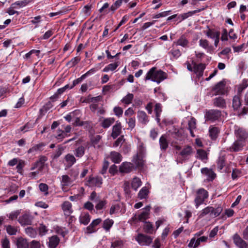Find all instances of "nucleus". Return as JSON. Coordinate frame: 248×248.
Listing matches in <instances>:
<instances>
[{
	"label": "nucleus",
	"mask_w": 248,
	"mask_h": 248,
	"mask_svg": "<svg viewBox=\"0 0 248 248\" xmlns=\"http://www.w3.org/2000/svg\"><path fill=\"white\" fill-rule=\"evenodd\" d=\"M167 78V74L165 72L161 70H157L155 67H152L146 74L145 80H151L159 84Z\"/></svg>",
	"instance_id": "nucleus-1"
},
{
	"label": "nucleus",
	"mask_w": 248,
	"mask_h": 248,
	"mask_svg": "<svg viewBox=\"0 0 248 248\" xmlns=\"http://www.w3.org/2000/svg\"><path fill=\"white\" fill-rule=\"evenodd\" d=\"M193 153V149L189 145L185 146L178 154L177 161L182 163L184 161L188 159Z\"/></svg>",
	"instance_id": "nucleus-2"
},
{
	"label": "nucleus",
	"mask_w": 248,
	"mask_h": 248,
	"mask_svg": "<svg viewBox=\"0 0 248 248\" xmlns=\"http://www.w3.org/2000/svg\"><path fill=\"white\" fill-rule=\"evenodd\" d=\"M234 134L237 140H242L245 142L248 140V132L243 127L235 125L234 127Z\"/></svg>",
	"instance_id": "nucleus-3"
},
{
	"label": "nucleus",
	"mask_w": 248,
	"mask_h": 248,
	"mask_svg": "<svg viewBox=\"0 0 248 248\" xmlns=\"http://www.w3.org/2000/svg\"><path fill=\"white\" fill-rule=\"evenodd\" d=\"M221 116V111L217 109H210L205 112L204 118L206 121L214 122Z\"/></svg>",
	"instance_id": "nucleus-4"
},
{
	"label": "nucleus",
	"mask_w": 248,
	"mask_h": 248,
	"mask_svg": "<svg viewBox=\"0 0 248 248\" xmlns=\"http://www.w3.org/2000/svg\"><path fill=\"white\" fill-rule=\"evenodd\" d=\"M208 196V192L203 188L199 189L197 192V196L195 199L196 207L198 208Z\"/></svg>",
	"instance_id": "nucleus-5"
},
{
	"label": "nucleus",
	"mask_w": 248,
	"mask_h": 248,
	"mask_svg": "<svg viewBox=\"0 0 248 248\" xmlns=\"http://www.w3.org/2000/svg\"><path fill=\"white\" fill-rule=\"evenodd\" d=\"M47 160V158L45 156H40L39 160L32 164L31 170H33L36 169L41 172L44 168L45 163Z\"/></svg>",
	"instance_id": "nucleus-6"
},
{
	"label": "nucleus",
	"mask_w": 248,
	"mask_h": 248,
	"mask_svg": "<svg viewBox=\"0 0 248 248\" xmlns=\"http://www.w3.org/2000/svg\"><path fill=\"white\" fill-rule=\"evenodd\" d=\"M212 91L214 93L213 94L215 95L224 94L226 92L224 82L222 81L218 82L213 87Z\"/></svg>",
	"instance_id": "nucleus-7"
},
{
	"label": "nucleus",
	"mask_w": 248,
	"mask_h": 248,
	"mask_svg": "<svg viewBox=\"0 0 248 248\" xmlns=\"http://www.w3.org/2000/svg\"><path fill=\"white\" fill-rule=\"evenodd\" d=\"M246 142L236 140L228 150L230 152H237L241 151Z\"/></svg>",
	"instance_id": "nucleus-8"
},
{
	"label": "nucleus",
	"mask_w": 248,
	"mask_h": 248,
	"mask_svg": "<svg viewBox=\"0 0 248 248\" xmlns=\"http://www.w3.org/2000/svg\"><path fill=\"white\" fill-rule=\"evenodd\" d=\"M74 181L70 176L67 175H63L62 176L61 181V186L63 191H66V186H72Z\"/></svg>",
	"instance_id": "nucleus-9"
},
{
	"label": "nucleus",
	"mask_w": 248,
	"mask_h": 248,
	"mask_svg": "<svg viewBox=\"0 0 248 248\" xmlns=\"http://www.w3.org/2000/svg\"><path fill=\"white\" fill-rule=\"evenodd\" d=\"M193 65V72L198 76L201 77L203 75V71L205 68V65L203 63L196 64L194 61H192Z\"/></svg>",
	"instance_id": "nucleus-10"
},
{
	"label": "nucleus",
	"mask_w": 248,
	"mask_h": 248,
	"mask_svg": "<svg viewBox=\"0 0 248 248\" xmlns=\"http://www.w3.org/2000/svg\"><path fill=\"white\" fill-rule=\"evenodd\" d=\"M134 169V165L130 162H125L122 163L119 167V171L121 173H129Z\"/></svg>",
	"instance_id": "nucleus-11"
},
{
	"label": "nucleus",
	"mask_w": 248,
	"mask_h": 248,
	"mask_svg": "<svg viewBox=\"0 0 248 248\" xmlns=\"http://www.w3.org/2000/svg\"><path fill=\"white\" fill-rule=\"evenodd\" d=\"M234 243L239 248H248V244L243 240L237 234L233 237Z\"/></svg>",
	"instance_id": "nucleus-12"
},
{
	"label": "nucleus",
	"mask_w": 248,
	"mask_h": 248,
	"mask_svg": "<svg viewBox=\"0 0 248 248\" xmlns=\"http://www.w3.org/2000/svg\"><path fill=\"white\" fill-rule=\"evenodd\" d=\"M137 240L141 245L147 246L150 245L152 242V239L151 237L141 234L138 235Z\"/></svg>",
	"instance_id": "nucleus-13"
},
{
	"label": "nucleus",
	"mask_w": 248,
	"mask_h": 248,
	"mask_svg": "<svg viewBox=\"0 0 248 248\" xmlns=\"http://www.w3.org/2000/svg\"><path fill=\"white\" fill-rule=\"evenodd\" d=\"M101 221L100 218L93 220L89 226L86 228V233H92L96 232V227L101 223Z\"/></svg>",
	"instance_id": "nucleus-14"
},
{
	"label": "nucleus",
	"mask_w": 248,
	"mask_h": 248,
	"mask_svg": "<svg viewBox=\"0 0 248 248\" xmlns=\"http://www.w3.org/2000/svg\"><path fill=\"white\" fill-rule=\"evenodd\" d=\"M213 103L215 107L221 108H226V100L221 96H218L214 98L213 100Z\"/></svg>",
	"instance_id": "nucleus-15"
},
{
	"label": "nucleus",
	"mask_w": 248,
	"mask_h": 248,
	"mask_svg": "<svg viewBox=\"0 0 248 248\" xmlns=\"http://www.w3.org/2000/svg\"><path fill=\"white\" fill-rule=\"evenodd\" d=\"M143 155L136 154L133 156L132 161L137 167H142L144 164Z\"/></svg>",
	"instance_id": "nucleus-16"
},
{
	"label": "nucleus",
	"mask_w": 248,
	"mask_h": 248,
	"mask_svg": "<svg viewBox=\"0 0 248 248\" xmlns=\"http://www.w3.org/2000/svg\"><path fill=\"white\" fill-rule=\"evenodd\" d=\"M18 221L22 226L30 225L32 222V217L29 215L24 214L19 217Z\"/></svg>",
	"instance_id": "nucleus-17"
},
{
	"label": "nucleus",
	"mask_w": 248,
	"mask_h": 248,
	"mask_svg": "<svg viewBox=\"0 0 248 248\" xmlns=\"http://www.w3.org/2000/svg\"><path fill=\"white\" fill-rule=\"evenodd\" d=\"M159 143L161 150L166 151L169 146V142L166 135L164 134L160 137Z\"/></svg>",
	"instance_id": "nucleus-18"
},
{
	"label": "nucleus",
	"mask_w": 248,
	"mask_h": 248,
	"mask_svg": "<svg viewBox=\"0 0 248 248\" xmlns=\"http://www.w3.org/2000/svg\"><path fill=\"white\" fill-rule=\"evenodd\" d=\"M122 132V126L121 123L117 121L116 123L112 127V131L111 133V137L113 139L116 138L119 136Z\"/></svg>",
	"instance_id": "nucleus-19"
},
{
	"label": "nucleus",
	"mask_w": 248,
	"mask_h": 248,
	"mask_svg": "<svg viewBox=\"0 0 248 248\" xmlns=\"http://www.w3.org/2000/svg\"><path fill=\"white\" fill-rule=\"evenodd\" d=\"M62 208L65 216H70L73 212L72 204L68 201L63 202L62 205Z\"/></svg>",
	"instance_id": "nucleus-20"
},
{
	"label": "nucleus",
	"mask_w": 248,
	"mask_h": 248,
	"mask_svg": "<svg viewBox=\"0 0 248 248\" xmlns=\"http://www.w3.org/2000/svg\"><path fill=\"white\" fill-rule=\"evenodd\" d=\"M150 209L151 206L150 205H148L145 207L143 209V211L139 215V220H140V221L144 222L149 218Z\"/></svg>",
	"instance_id": "nucleus-21"
},
{
	"label": "nucleus",
	"mask_w": 248,
	"mask_h": 248,
	"mask_svg": "<svg viewBox=\"0 0 248 248\" xmlns=\"http://www.w3.org/2000/svg\"><path fill=\"white\" fill-rule=\"evenodd\" d=\"M103 180L100 177H90L88 180V182L91 186L101 187L102 184Z\"/></svg>",
	"instance_id": "nucleus-22"
},
{
	"label": "nucleus",
	"mask_w": 248,
	"mask_h": 248,
	"mask_svg": "<svg viewBox=\"0 0 248 248\" xmlns=\"http://www.w3.org/2000/svg\"><path fill=\"white\" fill-rule=\"evenodd\" d=\"M138 118L139 121L142 124H146L149 122L148 116L143 111L138 112Z\"/></svg>",
	"instance_id": "nucleus-23"
},
{
	"label": "nucleus",
	"mask_w": 248,
	"mask_h": 248,
	"mask_svg": "<svg viewBox=\"0 0 248 248\" xmlns=\"http://www.w3.org/2000/svg\"><path fill=\"white\" fill-rule=\"evenodd\" d=\"M201 172L203 174L206 175L208 177V179L209 180H213L215 178L216 176V174L211 169H209L207 168L202 169Z\"/></svg>",
	"instance_id": "nucleus-24"
},
{
	"label": "nucleus",
	"mask_w": 248,
	"mask_h": 248,
	"mask_svg": "<svg viewBox=\"0 0 248 248\" xmlns=\"http://www.w3.org/2000/svg\"><path fill=\"white\" fill-rule=\"evenodd\" d=\"M59 242V237L56 235H53L49 238L48 247L49 248H56Z\"/></svg>",
	"instance_id": "nucleus-25"
},
{
	"label": "nucleus",
	"mask_w": 248,
	"mask_h": 248,
	"mask_svg": "<svg viewBox=\"0 0 248 248\" xmlns=\"http://www.w3.org/2000/svg\"><path fill=\"white\" fill-rule=\"evenodd\" d=\"M79 219L80 223L86 225L91 220V216L88 213H82L81 214Z\"/></svg>",
	"instance_id": "nucleus-26"
},
{
	"label": "nucleus",
	"mask_w": 248,
	"mask_h": 248,
	"mask_svg": "<svg viewBox=\"0 0 248 248\" xmlns=\"http://www.w3.org/2000/svg\"><path fill=\"white\" fill-rule=\"evenodd\" d=\"M111 161L115 163H119L122 161V155L116 152H111L110 155Z\"/></svg>",
	"instance_id": "nucleus-27"
},
{
	"label": "nucleus",
	"mask_w": 248,
	"mask_h": 248,
	"mask_svg": "<svg viewBox=\"0 0 248 248\" xmlns=\"http://www.w3.org/2000/svg\"><path fill=\"white\" fill-rule=\"evenodd\" d=\"M209 136L214 140L217 139L219 133V129L217 127L211 126L209 130Z\"/></svg>",
	"instance_id": "nucleus-28"
},
{
	"label": "nucleus",
	"mask_w": 248,
	"mask_h": 248,
	"mask_svg": "<svg viewBox=\"0 0 248 248\" xmlns=\"http://www.w3.org/2000/svg\"><path fill=\"white\" fill-rule=\"evenodd\" d=\"M196 157L203 162H205L207 159L206 152L202 149H198L197 150Z\"/></svg>",
	"instance_id": "nucleus-29"
},
{
	"label": "nucleus",
	"mask_w": 248,
	"mask_h": 248,
	"mask_svg": "<svg viewBox=\"0 0 248 248\" xmlns=\"http://www.w3.org/2000/svg\"><path fill=\"white\" fill-rule=\"evenodd\" d=\"M101 139V136L100 135H96L91 138V144L94 148L98 149L101 147V145L100 144Z\"/></svg>",
	"instance_id": "nucleus-30"
},
{
	"label": "nucleus",
	"mask_w": 248,
	"mask_h": 248,
	"mask_svg": "<svg viewBox=\"0 0 248 248\" xmlns=\"http://www.w3.org/2000/svg\"><path fill=\"white\" fill-rule=\"evenodd\" d=\"M177 46H180L184 47L187 46L189 42L184 35L181 36L176 42H174Z\"/></svg>",
	"instance_id": "nucleus-31"
},
{
	"label": "nucleus",
	"mask_w": 248,
	"mask_h": 248,
	"mask_svg": "<svg viewBox=\"0 0 248 248\" xmlns=\"http://www.w3.org/2000/svg\"><path fill=\"white\" fill-rule=\"evenodd\" d=\"M16 245L17 248H28L29 247L27 240L22 237L16 239Z\"/></svg>",
	"instance_id": "nucleus-32"
},
{
	"label": "nucleus",
	"mask_w": 248,
	"mask_h": 248,
	"mask_svg": "<svg viewBox=\"0 0 248 248\" xmlns=\"http://www.w3.org/2000/svg\"><path fill=\"white\" fill-rule=\"evenodd\" d=\"M241 106L240 95L236 94L233 97L232 99V107L234 109L237 110Z\"/></svg>",
	"instance_id": "nucleus-33"
},
{
	"label": "nucleus",
	"mask_w": 248,
	"mask_h": 248,
	"mask_svg": "<svg viewBox=\"0 0 248 248\" xmlns=\"http://www.w3.org/2000/svg\"><path fill=\"white\" fill-rule=\"evenodd\" d=\"M141 180L139 178L135 177L132 180L131 186L133 189L136 191L141 186Z\"/></svg>",
	"instance_id": "nucleus-34"
},
{
	"label": "nucleus",
	"mask_w": 248,
	"mask_h": 248,
	"mask_svg": "<svg viewBox=\"0 0 248 248\" xmlns=\"http://www.w3.org/2000/svg\"><path fill=\"white\" fill-rule=\"evenodd\" d=\"M115 119L113 118H108L104 119L101 123V126L104 128L109 127L114 123Z\"/></svg>",
	"instance_id": "nucleus-35"
},
{
	"label": "nucleus",
	"mask_w": 248,
	"mask_h": 248,
	"mask_svg": "<svg viewBox=\"0 0 248 248\" xmlns=\"http://www.w3.org/2000/svg\"><path fill=\"white\" fill-rule=\"evenodd\" d=\"M207 36L209 38L215 39L220 36V32L213 30L209 29L205 33Z\"/></svg>",
	"instance_id": "nucleus-36"
},
{
	"label": "nucleus",
	"mask_w": 248,
	"mask_h": 248,
	"mask_svg": "<svg viewBox=\"0 0 248 248\" xmlns=\"http://www.w3.org/2000/svg\"><path fill=\"white\" fill-rule=\"evenodd\" d=\"M96 205L95 206V209L97 210H100L106 208L107 204V201L106 200H98L97 202H95Z\"/></svg>",
	"instance_id": "nucleus-37"
},
{
	"label": "nucleus",
	"mask_w": 248,
	"mask_h": 248,
	"mask_svg": "<svg viewBox=\"0 0 248 248\" xmlns=\"http://www.w3.org/2000/svg\"><path fill=\"white\" fill-rule=\"evenodd\" d=\"M120 62H118L112 63H110L103 69V71L104 72H108L109 71H113L117 68Z\"/></svg>",
	"instance_id": "nucleus-38"
},
{
	"label": "nucleus",
	"mask_w": 248,
	"mask_h": 248,
	"mask_svg": "<svg viewBox=\"0 0 248 248\" xmlns=\"http://www.w3.org/2000/svg\"><path fill=\"white\" fill-rule=\"evenodd\" d=\"M248 86V79H244L238 86L237 94L241 95L242 92Z\"/></svg>",
	"instance_id": "nucleus-39"
},
{
	"label": "nucleus",
	"mask_w": 248,
	"mask_h": 248,
	"mask_svg": "<svg viewBox=\"0 0 248 248\" xmlns=\"http://www.w3.org/2000/svg\"><path fill=\"white\" fill-rule=\"evenodd\" d=\"M85 152V148L82 146H79L74 151V155L77 157L80 158L82 157Z\"/></svg>",
	"instance_id": "nucleus-40"
},
{
	"label": "nucleus",
	"mask_w": 248,
	"mask_h": 248,
	"mask_svg": "<svg viewBox=\"0 0 248 248\" xmlns=\"http://www.w3.org/2000/svg\"><path fill=\"white\" fill-rule=\"evenodd\" d=\"M201 11V9L196 10H194L193 11H189L187 13H184L181 15H180L178 16V18L181 17V20H185V19L187 18L189 16H191L194 14L199 13Z\"/></svg>",
	"instance_id": "nucleus-41"
},
{
	"label": "nucleus",
	"mask_w": 248,
	"mask_h": 248,
	"mask_svg": "<svg viewBox=\"0 0 248 248\" xmlns=\"http://www.w3.org/2000/svg\"><path fill=\"white\" fill-rule=\"evenodd\" d=\"M133 98V94L128 93L126 96L122 98L121 102L125 105H129L132 103Z\"/></svg>",
	"instance_id": "nucleus-42"
},
{
	"label": "nucleus",
	"mask_w": 248,
	"mask_h": 248,
	"mask_svg": "<svg viewBox=\"0 0 248 248\" xmlns=\"http://www.w3.org/2000/svg\"><path fill=\"white\" fill-rule=\"evenodd\" d=\"M65 159L69 166H72L76 162V159L75 156L70 154L65 155Z\"/></svg>",
	"instance_id": "nucleus-43"
},
{
	"label": "nucleus",
	"mask_w": 248,
	"mask_h": 248,
	"mask_svg": "<svg viewBox=\"0 0 248 248\" xmlns=\"http://www.w3.org/2000/svg\"><path fill=\"white\" fill-rule=\"evenodd\" d=\"M26 233L31 237L34 238L37 235L36 231L31 227L27 228L25 229Z\"/></svg>",
	"instance_id": "nucleus-44"
},
{
	"label": "nucleus",
	"mask_w": 248,
	"mask_h": 248,
	"mask_svg": "<svg viewBox=\"0 0 248 248\" xmlns=\"http://www.w3.org/2000/svg\"><path fill=\"white\" fill-rule=\"evenodd\" d=\"M148 193V188L144 186L139 191L138 196L140 199L146 198Z\"/></svg>",
	"instance_id": "nucleus-45"
},
{
	"label": "nucleus",
	"mask_w": 248,
	"mask_h": 248,
	"mask_svg": "<svg viewBox=\"0 0 248 248\" xmlns=\"http://www.w3.org/2000/svg\"><path fill=\"white\" fill-rule=\"evenodd\" d=\"M6 228L7 232L10 235H16L17 231L16 227L10 225L6 226Z\"/></svg>",
	"instance_id": "nucleus-46"
},
{
	"label": "nucleus",
	"mask_w": 248,
	"mask_h": 248,
	"mask_svg": "<svg viewBox=\"0 0 248 248\" xmlns=\"http://www.w3.org/2000/svg\"><path fill=\"white\" fill-rule=\"evenodd\" d=\"M114 222L113 220L110 219H107L104 220L103 222V228L106 231H108L111 227Z\"/></svg>",
	"instance_id": "nucleus-47"
},
{
	"label": "nucleus",
	"mask_w": 248,
	"mask_h": 248,
	"mask_svg": "<svg viewBox=\"0 0 248 248\" xmlns=\"http://www.w3.org/2000/svg\"><path fill=\"white\" fill-rule=\"evenodd\" d=\"M45 146L44 144L41 143L38 144H36L33 146L32 148H30L29 151V153H31L34 152L40 151L42 149L43 147Z\"/></svg>",
	"instance_id": "nucleus-48"
},
{
	"label": "nucleus",
	"mask_w": 248,
	"mask_h": 248,
	"mask_svg": "<svg viewBox=\"0 0 248 248\" xmlns=\"http://www.w3.org/2000/svg\"><path fill=\"white\" fill-rule=\"evenodd\" d=\"M144 229L147 233H152L154 232L153 225L149 222H145L144 226Z\"/></svg>",
	"instance_id": "nucleus-49"
},
{
	"label": "nucleus",
	"mask_w": 248,
	"mask_h": 248,
	"mask_svg": "<svg viewBox=\"0 0 248 248\" xmlns=\"http://www.w3.org/2000/svg\"><path fill=\"white\" fill-rule=\"evenodd\" d=\"M80 59L79 57H74L67 63L66 65L70 67H72L75 66L80 61Z\"/></svg>",
	"instance_id": "nucleus-50"
},
{
	"label": "nucleus",
	"mask_w": 248,
	"mask_h": 248,
	"mask_svg": "<svg viewBox=\"0 0 248 248\" xmlns=\"http://www.w3.org/2000/svg\"><path fill=\"white\" fill-rule=\"evenodd\" d=\"M225 164V159L224 156H221L218 158L217 162V167L218 169L221 170Z\"/></svg>",
	"instance_id": "nucleus-51"
},
{
	"label": "nucleus",
	"mask_w": 248,
	"mask_h": 248,
	"mask_svg": "<svg viewBox=\"0 0 248 248\" xmlns=\"http://www.w3.org/2000/svg\"><path fill=\"white\" fill-rule=\"evenodd\" d=\"M199 45L204 49H209L210 48L209 42L206 39H200L199 41Z\"/></svg>",
	"instance_id": "nucleus-52"
},
{
	"label": "nucleus",
	"mask_w": 248,
	"mask_h": 248,
	"mask_svg": "<svg viewBox=\"0 0 248 248\" xmlns=\"http://www.w3.org/2000/svg\"><path fill=\"white\" fill-rule=\"evenodd\" d=\"M38 231L39 234L41 236H43L47 233L48 230L45 225L41 224L38 228Z\"/></svg>",
	"instance_id": "nucleus-53"
},
{
	"label": "nucleus",
	"mask_w": 248,
	"mask_h": 248,
	"mask_svg": "<svg viewBox=\"0 0 248 248\" xmlns=\"http://www.w3.org/2000/svg\"><path fill=\"white\" fill-rule=\"evenodd\" d=\"M241 171L238 169H235L232 170V178L233 180L237 179L240 176Z\"/></svg>",
	"instance_id": "nucleus-54"
},
{
	"label": "nucleus",
	"mask_w": 248,
	"mask_h": 248,
	"mask_svg": "<svg viewBox=\"0 0 248 248\" xmlns=\"http://www.w3.org/2000/svg\"><path fill=\"white\" fill-rule=\"evenodd\" d=\"M67 136V134L65 133V132L62 130H58V134L56 136V138L59 141H62V140Z\"/></svg>",
	"instance_id": "nucleus-55"
},
{
	"label": "nucleus",
	"mask_w": 248,
	"mask_h": 248,
	"mask_svg": "<svg viewBox=\"0 0 248 248\" xmlns=\"http://www.w3.org/2000/svg\"><path fill=\"white\" fill-rule=\"evenodd\" d=\"M39 188L41 191L44 192L45 195L48 194V186L44 183H41L39 185Z\"/></svg>",
	"instance_id": "nucleus-56"
},
{
	"label": "nucleus",
	"mask_w": 248,
	"mask_h": 248,
	"mask_svg": "<svg viewBox=\"0 0 248 248\" xmlns=\"http://www.w3.org/2000/svg\"><path fill=\"white\" fill-rule=\"evenodd\" d=\"M188 129H195L196 128V120L194 118H191L188 122Z\"/></svg>",
	"instance_id": "nucleus-57"
},
{
	"label": "nucleus",
	"mask_w": 248,
	"mask_h": 248,
	"mask_svg": "<svg viewBox=\"0 0 248 248\" xmlns=\"http://www.w3.org/2000/svg\"><path fill=\"white\" fill-rule=\"evenodd\" d=\"M113 111L114 114L118 117H121L123 113V110L120 107H114L113 108Z\"/></svg>",
	"instance_id": "nucleus-58"
},
{
	"label": "nucleus",
	"mask_w": 248,
	"mask_h": 248,
	"mask_svg": "<svg viewBox=\"0 0 248 248\" xmlns=\"http://www.w3.org/2000/svg\"><path fill=\"white\" fill-rule=\"evenodd\" d=\"M145 152V148L142 142H140L138 148V152L137 154L144 155Z\"/></svg>",
	"instance_id": "nucleus-59"
},
{
	"label": "nucleus",
	"mask_w": 248,
	"mask_h": 248,
	"mask_svg": "<svg viewBox=\"0 0 248 248\" xmlns=\"http://www.w3.org/2000/svg\"><path fill=\"white\" fill-rule=\"evenodd\" d=\"M124 141V139L123 136L119 137L113 143V146L117 147L121 146Z\"/></svg>",
	"instance_id": "nucleus-60"
},
{
	"label": "nucleus",
	"mask_w": 248,
	"mask_h": 248,
	"mask_svg": "<svg viewBox=\"0 0 248 248\" xmlns=\"http://www.w3.org/2000/svg\"><path fill=\"white\" fill-rule=\"evenodd\" d=\"M20 212L19 210L12 212L8 216L9 218L11 220H14L16 219L19 215Z\"/></svg>",
	"instance_id": "nucleus-61"
},
{
	"label": "nucleus",
	"mask_w": 248,
	"mask_h": 248,
	"mask_svg": "<svg viewBox=\"0 0 248 248\" xmlns=\"http://www.w3.org/2000/svg\"><path fill=\"white\" fill-rule=\"evenodd\" d=\"M122 3V0H116L114 3L111 6L110 9L112 11H114L121 6Z\"/></svg>",
	"instance_id": "nucleus-62"
},
{
	"label": "nucleus",
	"mask_w": 248,
	"mask_h": 248,
	"mask_svg": "<svg viewBox=\"0 0 248 248\" xmlns=\"http://www.w3.org/2000/svg\"><path fill=\"white\" fill-rule=\"evenodd\" d=\"M189 248H195L198 247L197 244V242L195 237H193L190 241L188 245Z\"/></svg>",
	"instance_id": "nucleus-63"
},
{
	"label": "nucleus",
	"mask_w": 248,
	"mask_h": 248,
	"mask_svg": "<svg viewBox=\"0 0 248 248\" xmlns=\"http://www.w3.org/2000/svg\"><path fill=\"white\" fill-rule=\"evenodd\" d=\"M41 244L39 241L33 240L30 243V248H40Z\"/></svg>",
	"instance_id": "nucleus-64"
}]
</instances>
